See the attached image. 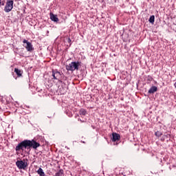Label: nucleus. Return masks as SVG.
I'll list each match as a JSON object with an SVG mask.
<instances>
[{
  "mask_svg": "<svg viewBox=\"0 0 176 176\" xmlns=\"http://www.w3.org/2000/svg\"><path fill=\"white\" fill-rule=\"evenodd\" d=\"M30 145H31V140H25L19 143L16 146L15 150L16 152L19 151H24V149H30Z\"/></svg>",
  "mask_w": 176,
  "mask_h": 176,
  "instance_id": "obj_1",
  "label": "nucleus"
},
{
  "mask_svg": "<svg viewBox=\"0 0 176 176\" xmlns=\"http://www.w3.org/2000/svg\"><path fill=\"white\" fill-rule=\"evenodd\" d=\"M79 67H80V62H72L69 65H66V69L67 71H72V72H74V71H78L79 69Z\"/></svg>",
  "mask_w": 176,
  "mask_h": 176,
  "instance_id": "obj_2",
  "label": "nucleus"
},
{
  "mask_svg": "<svg viewBox=\"0 0 176 176\" xmlns=\"http://www.w3.org/2000/svg\"><path fill=\"white\" fill-rule=\"evenodd\" d=\"M16 166L19 170H25L28 167V162H25V160H18L16 162Z\"/></svg>",
  "mask_w": 176,
  "mask_h": 176,
  "instance_id": "obj_3",
  "label": "nucleus"
},
{
  "mask_svg": "<svg viewBox=\"0 0 176 176\" xmlns=\"http://www.w3.org/2000/svg\"><path fill=\"white\" fill-rule=\"evenodd\" d=\"M23 43H24L23 47L26 49L27 52H33L34 46L32 45V43L26 39H23Z\"/></svg>",
  "mask_w": 176,
  "mask_h": 176,
  "instance_id": "obj_4",
  "label": "nucleus"
},
{
  "mask_svg": "<svg viewBox=\"0 0 176 176\" xmlns=\"http://www.w3.org/2000/svg\"><path fill=\"white\" fill-rule=\"evenodd\" d=\"M13 1L12 0H8L6 2V6L4 8V12L6 13H9V12H12V9H13Z\"/></svg>",
  "mask_w": 176,
  "mask_h": 176,
  "instance_id": "obj_5",
  "label": "nucleus"
},
{
  "mask_svg": "<svg viewBox=\"0 0 176 176\" xmlns=\"http://www.w3.org/2000/svg\"><path fill=\"white\" fill-rule=\"evenodd\" d=\"M52 76L55 80H60L61 79V72H58L57 69H52Z\"/></svg>",
  "mask_w": 176,
  "mask_h": 176,
  "instance_id": "obj_6",
  "label": "nucleus"
},
{
  "mask_svg": "<svg viewBox=\"0 0 176 176\" xmlns=\"http://www.w3.org/2000/svg\"><path fill=\"white\" fill-rule=\"evenodd\" d=\"M41 146V144L36 142L34 140H30V148H33V149H36L37 148H39Z\"/></svg>",
  "mask_w": 176,
  "mask_h": 176,
  "instance_id": "obj_7",
  "label": "nucleus"
},
{
  "mask_svg": "<svg viewBox=\"0 0 176 176\" xmlns=\"http://www.w3.org/2000/svg\"><path fill=\"white\" fill-rule=\"evenodd\" d=\"M50 17L52 21H54V23L58 22V17H57V15L53 14V12L50 13Z\"/></svg>",
  "mask_w": 176,
  "mask_h": 176,
  "instance_id": "obj_8",
  "label": "nucleus"
},
{
  "mask_svg": "<svg viewBox=\"0 0 176 176\" xmlns=\"http://www.w3.org/2000/svg\"><path fill=\"white\" fill-rule=\"evenodd\" d=\"M112 135H113L112 141L113 142H116V141H119L120 140V135L116 133H113Z\"/></svg>",
  "mask_w": 176,
  "mask_h": 176,
  "instance_id": "obj_9",
  "label": "nucleus"
},
{
  "mask_svg": "<svg viewBox=\"0 0 176 176\" xmlns=\"http://www.w3.org/2000/svg\"><path fill=\"white\" fill-rule=\"evenodd\" d=\"M156 91H157V87L153 86L148 90V94H153V93H156Z\"/></svg>",
  "mask_w": 176,
  "mask_h": 176,
  "instance_id": "obj_10",
  "label": "nucleus"
},
{
  "mask_svg": "<svg viewBox=\"0 0 176 176\" xmlns=\"http://www.w3.org/2000/svg\"><path fill=\"white\" fill-rule=\"evenodd\" d=\"M37 174H38L39 176H45V172H43V169H42V168H39L38 169Z\"/></svg>",
  "mask_w": 176,
  "mask_h": 176,
  "instance_id": "obj_11",
  "label": "nucleus"
},
{
  "mask_svg": "<svg viewBox=\"0 0 176 176\" xmlns=\"http://www.w3.org/2000/svg\"><path fill=\"white\" fill-rule=\"evenodd\" d=\"M64 175V170L60 169L58 173L55 174L54 176H63Z\"/></svg>",
  "mask_w": 176,
  "mask_h": 176,
  "instance_id": "obj_12",
  "label": "nucleus"
},
{
  "mask_svg": "<svg viewBox=\"0 0 176 176\" xmlns=\"http://www.w3.org/2000/svg\"><path fill=\"white\" fill-rule=\"evenodd\" d=\"M14 72L16 74L17 76H19V77L21 76V70H20L17 68H15Z\"/></svg>",
  "mask_w": 176,
  "mask_h": 176,
  "instance_id": "obj_13",
  "label": "nucleus"
},
{
  "mask_svg": "<svg viewBox=\"0 0 176 176\" xmlns=\"http://www.w3.org/2000/svg\"><path fill=\"white\" fill-rule=\"evenodd\" d=\"M148 21L151 24H153V23H155V16L154 15L151 16L149 19H148Z\"/></svg>",
  "mask_w": 176,
  "mask_h": 176,
  "instance_id": "obj_14",
  "label": "nucleus"
},
{
  "mask_svg": "<svg viewBox=\"0 0 176 176\" xmlns=\"http://www.w3.org/2000/svg\"><path fill=\"white\" fill-rule=\"evenodd\" d=\"M87 111L85 109H81L80 110V115H82V116H85V115H86Z\"/></svg>",
  "mask_w": 176,
  "mask_h": 176,
  "instance_id": "obj_15",
  "label": "nucleus"
},
{
  "mask_svg": "<svg viewBox=\"0 0 176 176\" xmlns=\"http://www.w3.org/2000/svg\"><path fill=\"white\" fill-rule=\"evenodd\" d=\"M155 135H156V137H162V133L160 131H157V132H155Z\"/></svg>",
  "mask_w": 176,
  "mask_h": 176,
  "instance_id": "obj_16",
  "label": "nucleus"
},
{
  "mask_svg": "<svg viewBox=\"0 0 176 176\" xmlns=\"http://www.w3.org/2000/svg\"><path fill=\"white\" fill-rule=\"evenodd\" d=\"M1 6H5V1L0 0V8Z\"/></svg>",
  "mask_w": 176,
  "mask_h": 176,
  "instance_id": "obj_17",
  "label": "nucleus"
},
{
  "mask_svg": "<svg viewBox=\"0 0 176 176\" xmlns=\"http://www.w3.org/2000/svg\"><path fill=\"white\" fill-rule=\"evenodd\" d=\"M67 41H68V43H71V42H72L71 38H67Z\"/></svg>",
  "mask_w": 176,
  "mask_h": 176,
  "instance_id": "obj_18",
  "label": "nucleus"
},
{
  "mask_svg": "<svg viewBox=\"0 0 176 176\" xmlns=\"http://www.w3.org/2000/svg\"><path fill=\"white\" fill-rule=\"evenodd\" d=\"M80 122H82V120H79Z\"/></svg>",
  "mask_w": 176,
  "mask_h": 176,
  "instance_id": "obj_19",
  "label": "nucleus"
},
{
  "mask_svg": "<svg viewBox=\"0 0 176 176\" xmlns=\"http://www.w3.org/2000/svg\"><path fill=\"white\" fill-rule=\"evenodd\" d=\"M83 144H85V142H82Z\"/></svg>",
  "mask_w": 176,
  "mask_h": 176,
  "instance_id": "obj_20",
  "label": "nucleus"
}]
</instances>
